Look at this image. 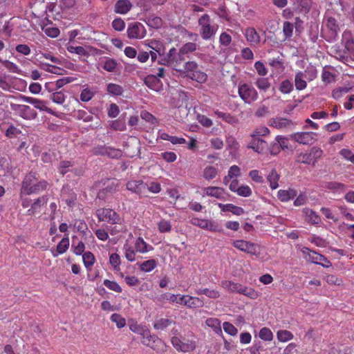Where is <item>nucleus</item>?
I'll list each match as a JSON object with an SVG mask.
<instances>
[{"mask_svg":"<svg viewBox=\"0 0 354 354\" xmlns=\"http://www.w3.org/2000/svg\"><path fill=\"white\" fill-rule=\"evenodd\" d=\"M49 187V183L44 179L39 180V174L36 171H30L21 182V195H31L43 192Z\"/></svg>","mask_w":354,"mask_h":354,"instance_id":"nucleus-1","label":"nucleus"},{"mask_svg":"<svg viewBox=\"0 0 354 354\" xmlns=\"http://www.w3.org/2000/svg\"><path fill=\"white\" fill-rule=\"evenodd\" d=\"M185 57L184 54H181L180 50H177L173 47L169 49L166 56L162 59L160 64L172 67L174 70L181 71V66L185 62Z\"/></svg>","mask_w":354,"mask_h":354,"instance_id":"nucleus-2","label":"nucleus"},{"mask_svg":"<svg viewBox=\"0 0 354 354\" xmlns=\"http://www.w3.org/2000/svg\"><path fill=\"white\" fill-rule=\"evenodd\" d=\"M200 27V34L204 40H209L216 35L218 26L212 24L210 16L207 14H203L198 21Z\"/></svg>","mask_w":354,"mask_h":354,"instance_id":"nucleus-3","label":"nucleus"},{"mask_svg":"<svg viewBox=\"0 0 354 354\" xmlns=\"http://www.w3.org/2000/svg\"><path fill=\"white\" fill-rule=\"evenodd\" d=\"M99 221L106 222L111 225H121L123 218L113 209L110 208H99L95 212Z\"/></svg>","mask_w":354,"mask_h":354,"instance_id":"nucleus-4","label":"nucleus"},{"mask_svg":"<svg viewBox=\"0 0 354 354\" xmlns=\"http://www.w3.org/2000/svg\"><path fill=\"white\" fill-rule=\"evenodd\" d=\"M323 151L318 147H312L308 151L301 152L295 158V162L315 166L322 157Z\"/></svg>","mask_w":354,"mask_h":354,"instance_id":"nucleus-5","label":"nucleus"},{"mask_svg":"<svg viewBox=\"0 0 354 354\" xmlns=\"http://www.w3.org/2000/svg\"><path fill=\"white\" fill-rule=\"evenodd\" d=\"M238 93L245 103L252 104L259 98L257 90L250 84H240L238 88Z\"/></svg>","mask_w":354,"mask_h":354,"instance_id":"nucleus-6","label":"nucleus"},{"mask_svg":"<svg viewBox=\"0 0 354 354\" xmlns=\"http://www.w3.org/2000/svg\"><path fill=\"white\" fill-rule=\"evenodd\" d=\"M171 342L174 348L178 352H192L196 348V342L193 339L173 337Z\"/></svg>","mask_w":354,"mask_h":354,"instance_id":"nucleus-7","label":"nucleus"},{"mask_svg":"<svg viewBox=\"0 0 354 354\" xmlns=\"http://www.w3.org/2000/svg\"><path fill=\"white\" fill-rule=\"evenodd\" d=\"M232 244L234 247L238 250L251 255H257L259 254L261 247L259 244L245 240H236Z\"/></svg>","mask_w":354,"mask_h":354,"instance_id":"nucleus-8","label":"nucleus"},{"mask_svg":"<svg viewBox=\"0 0 354 354\" xmlns=\"http://www.w3.org/2000/svg\"><path fill=\"white\" fill-rule=\"evenodd\" d=\"M127 34L129 39H140L146 36L147 30L141 23L133 22L129 24Z\"/></svg>","mask_w":354,"mask_h":354,"instance_id":"nucleus-9","label":"nucleus"},{"mask_svg":"<svg viewBox=\"0 0 354 354\" xmlns=\"http://www.w3.org/2000/svg\"><path fill=\"white\" fill-rule=\"evenodd\" d=\"M191 223L201 229L207 230L211 232H221L223 230L221 227L214 221L209 219L193 218L191 220Z\"/></svg>","mask_w":354,"mask_h":354,"instance_id":"nucleus-10","label":"nucleus"},{"mask_svg":"<svg viewBox=\"0 0 354 354\" xmlns=\"http://www.w3.org/2000/svg\"><path fill=\"white\" fill-rule=\"evenodd\" d=\"M127 190L140 196H146L147 193V183L142 180H131L126 184Z\"/></svg>","mask_w":354,"mask_h":354,"instance_id":"nucleus-11","label":"nucleus"},{"mask_svg":"<svg viewBox=\"0 0 354 354\" xmlns=\"http://www.w3.org/2000/svg\"><path fill=\"white\" fill-rule=\"evenodd\" d=\"M12 109L25 120H34L37 116V113L28 105L15 104L12 106Z\"/></svg>","mask_w":354,"mask_h":354,"instance_id":"nucleus-12","label":"nucleus"},{"mask_svg":"<svg viewBox=\"0 0 354 354\" xmlns=\"http://www.w3.org/2000/svg\"><path fill=\"white\" fill-rule=\"evenodd\" d=\"M141 342L146 346L151 348L153 350L158 351L159 347L162 344V340L155 335H151L150 331L148 330L147 335L142 336Z\"/></svg>","mask_w":354,"mask_h":354,"instance_id":"nucleus-13","label":"nucleus"},{"mask_svg":"<svg viewBox=\"0 0 354 354\" xmlns=\"http://www.w3.org/2000/svg\"><path fill=\"white\" fill-rule=\"evenodd\" d=\"M180 305L185 306L188 308H202L204 306L203 299L198 297L183 295Z\"/></svg>","mask_w":354,"mask_h":354,"instance_id":"nucleus-14","label":"nucleus"},{"mask_svg":"<svg viewBox=\"0 0 354 354\" xmlns=\"http://www.w3.org/2000/svg\"><path fill=\"white\" fill-rule=\"evenodd\" d=\"M204 194L216 199L225 201L227 194L225 189L221 187L209 186L203 188Z\"/></svg>","mask_w":354,"mask_h":354,"instance_id":"nucleus-15","label":"nucleus"},{"mask_svg":"<svg viewBox=\"0 0 354 354\" xmlns=\"http://www.w3.org/2000/svg\"><path fill=\"white\" fill-rule=\"evenodd\" d=\"M22 98L25 102L33 104L36 109L40 111H46L51 115H56L55 112L47 106V102L26 96H23Z\"/></svg>","mask_w":354,"mask_h":354,"instance_id":"nucleus-16","label":"nucleus"},{"mask_svg":"<svg viewBox=\"0 0 354 354\" xmlns=\"http://www.w3.org/2000/svg\"><path fill=\"white\" fill-rule=\"evenodd\" d=\"M243 34L250 46H256L260 44L261 36L254 27L246 28Z\"/></svg>","mask_w":354,"mask_h":354,"instance_id":"nucleus-17","label":"nucleus"},{"mask_svg":"<svg viewBox=\"0 0 354 354\" xmlns=\"http://www.w3.org/2000/svg\"><path fill=\"white\" fill-rule=\"evenodd\" d=\"M118 191H119V180L115 179L110 181L105 188L100 190L97 194V198L101 200H105L108 194H112Z\"/></svg>","mask_w":354,"mask_h":354,"instance_id":"nucleus-18","label":"nucleus"},{"mask_svg":"<svg viewBox=\"0 0 354 354\" xmlns=\"http://www.w3.org/2000/svg\"><path fill=\"white\" fill-rule=\"evenodd\" d=\"M301 251L304 254V258L313 263L320 265V263H322V259H324V255L314 250H311L308 248L304 247L301 250Z\"/></svg>","mask_w":354,"mask_h":354,"instance_id":"nucleus-19","label":"nucleus"},{"mask_svg":"<svg viewBox=\"0 0 354 354\" xmlns=\"http://www.w3.org/2000/svg\"><path fill=\"white\" fill-rule=\"evenodd\" d=\"M315 133L313 132H297L291 136L297 142L302 145H310L314 140Z\"/></svg>","mask_w":354,"mask_h":354,"instance_id":"nucleus-20","label":"nucleus"},{"mask_svg":"<svg viewBox=\"0 0 354 354\" xmlns=\"http://www.w3.org/2000/svg\"><path fill=\"white\" fill-rule=\"evenodd\" d=\"M292 124L290 120L286 118H272L269 121V125L278 129L289 128Z\"/></svg>","mask_w":354,"mask_h":354,"instance_id":"nucleus-21","label":"nucleus"},{"mask_svg":"<svg viewBox=\"0 0 354 354\" xmlns=\"http://www.w3.org/2000/svg\"><path fill=\"white\" fill-rule=\"evenodd\" d=\"M182 295H183L180 294L165 292L157 297L156 301L158 303L161 304H163L166 301H169L171 303L180 305L181 301L180 299H181Z\"/></svg>","mask_w":354,"mask_h":354,"instance_id":"nucleus-22","label":"nucleus"},{"mask_svg":"<svg viewBox=\"0 0 354 354\" xmlns=\"http://www.w3.org/2000/svg\"><path fill=\"white\" fill-rule=\"evenodd\" d=\"M133 5L129 0H118L114 5V12L120 15H125L130 11Z\"/></svg>","mask_w":354,"mask_h":354,"instance_id":"nucleus-23","label":"nucleus"},{"mask_svg":"<svg viewBox=\"0 0 354 354\" xmlns=\"http://www.w3.org/2000/svg\"><path fill=\"white\" fill-rule=\"evenodd\" d=\"M251 142L248 144V147L250 149H252L254 151L258 153H261L264 151V150L267 148L268 144L267 142L259 138H252Z\"/></svg>","mask_w":354,"mask_h":354,"instance_id":"nucleus-24","label":"nucleus"},{"mask_svg":"<svg viewBox=\"0 0 354 354\" xmlns=\"http://www.w3.org/2000/svg\"><path fill=\"white\" fill-rule=\"evenodd\" d=\"M134 248L137 252L145 254L153 250V246L148 244L145 240L139 236L135 241Z\"/></svg>","mask_w":354,"mask_h":354,"instance_id":"nucleus-25","label":"nucleus"},{"mask_svg":"<svg viewBox=\"0 0 354 354\" xmlns=\"http://www.w3.org/2000/svg\"><path fill=\"white\" fill-rule=\"evenodd\" d=\"M221 287L232 293H241L243 285L239 283H234L232 281L225 280L221 282Z\"/></svg>","mask_w":354,"mask_h":354,"instance_id":"nucleus-26","label":"nucleus"},{"mask_svg":"<svg viewBox=\"0 0 354 354\" xmlns=\"http://www.w3.org/2000/svg\"><path fill=\"white\" fill-rule=\"evenodd\" d=\"M297 192L294 189H288L287 190L280 189L277 193L278 198L282 202H287L295 198Z\"/></svg>","mask_w":354,"mask_h":354,"instance_id":"nucleus-27","label":"nucleus"},{"mask_svg":"<svg viewBox=\"0 0 354 354\" xmlns=\"http://www.w3.org/2000/svg\"><path fill=\"white\" fill-rule=\"evenodd\" d=\"M83 263L87 271H91L95 262V257L91 252H86L82 254Z\"/></svg>","mask_w":354,"mask_h":354,"instance_id":"nucleus-28","label":"nucleus"},{"mask_svg":"<svg viewBox=\"0 0 354 354\" xmlns=\"http://www.w3.org/2000/svg\"><path fill=\"white\" fill-rule=\"evenodd\" d=\"M69 245V238L68 236L64 237L57 245L56 254L53 253V257H56L59 254H62L65 253L68 249Z\"/></svg>","mask_w":354,"mask_h":354,"instance_id":"nucleus-29","label":"nucleus"},{"mask_svg":"<svg viewBox=\"0 0 354 354\" xmlns=\"http://www.w3.org/2000/svg\"><path fill=\"white\" fill-rule=\"evenodd\" d=\"M218 170L216 167L209 165L204 168L203 171V177L207 180H211L216 177Z\"/></svg>","mask_w":354,"mask_h":354,"instance_id":"nucleus-30","label":"nucleus"},{"mask_svg":"<svg viewBox=\"0 0 354 354\" xmlns=\"http://www.w3.org/2000/svg\"><path fill=\"white\" fill-rule=\"evenodd\" d=\"M326 28L330 31L331 36L335 37L339 30V25L333 17H328L326 22Z\"/></svg>","mask_w":354,"mask_h":354,"instance_id":"nucleus-31","label":"nucleus"},{"mask_svg":"<svg viewBox=\"0 0 354 354\" xmlns=\"http://www.w3.org/2000/svg\"><path fill=\"white\" fill-rule=\"evenodd\" d=\"M186 76L201 84L205 83L207 79V74L198 69L191 74H187Z\"/></svg>","mask_w":354,"mask_h":354,"instance_id":"nucleus-32","label":"nucleus"},{"mask_svg":"<svg viewBox=\"0 0 354 354\" xmlns=\"http://www.w3.org/2000/svg\"><path fill=\"white\" fill-rule=\"evenodd\" d=\"M118 66V62L115 59L110 57H105L102 63V67L108 72H114Z\"/></svg>","mask_w":354,"mask_h":354,"instance_id":"nucleus-33","label":"nucleus"},{"mask_svg":"<svg viewBox=\"0 0 354 354\" xmlns=\"http://www.w3.org/2000/svg\"><path fill=\"white\" fill-rule=\"evenodd\" d=\"M295 85L297 90L301 91L306 88L307 83L304 80V74L299 71L295 77Z\"/></svg>","mask_w":354,"mask_h":354,"instance_id":"nucleus-34","label":"nucleus"},{"mask_svg":"<svg viewBox=\"0 0 354 354\" xmlns=\"http://www.w3.org/2000/svg\"><path fill=\"white\" fill-rule=\"evenodd\" d=\"M214 114L217 117L222 118L225 122L230 124H236L238 122V119L235 116L232 115L230 113H224L218 110H216L214 111Z\"/></svg>","mask_w":354,"mask_h":354,"instance_id":"nucleus-35","label":"nucleus"},{"mask_svg":"<svg viewBox=\"0 0 354 354\" xmlns=\"http://www.w3.org/2000/svg\"><path fill=\"white\" fill-rule=\"evenodd\" d=\"M198 69V64L194 61H189L184 62L181 66V71L178 72L181 73H192Z\"/></svg>","mask_w":354,"mask_h":354,"instance_id":"nucleus-36","label":"nucleus"},{"mask_svg":"<svg viewBox=\"0 0 354 354\" xmlns=\"http://www.w3.org/2000/svg\"><path fill=\"white\" fill-rule=\"evenodd\" d=\"M279 178V174L274 169H272L267 176V180L269 182L272 189H276L279 187L278 181Z\"/></svg>","mask_w":354,"mask_h":354,"instance_id":"nucleus-37","label":"nucleus"},{"mask_svg":"<svg viewBox=\"0 0 354 354\" xmlns=\"http://www.w3.org/2000/svg\"><path fill=\"white\" fill-rule=\"evenodd\" d=\"M240 294L243 295L251 299H257L258 297L261 296V293L259 291L256 290L255 289L251 287H248L245 286H243V288Z\"/></svg>","mask_w":354,"mask_h":354,"instance_id":"nucleus-38","label":"nucleus"},{"mask_svg":"<svg viewBox=\"0 0 354 354\" xmlns=\"http://www.w3.org/2000/svg\"><path fill=\"white\" fill-rule=\"evenodd\" d=\"M147 24L153 28H159L162 25V19L158 16L151 15L146 18Z\"/></svg>","mask_w":354,"mask_h":354,"instance_id":"nucleus-39","label":"nucleus"},{"mask_svg":"<svg viewBox=\"0 0 354 354\" xmlns=\"http://www.w3.org/2000/svg\"><path fill=\"white\" fill-rule=\"evenodd\" d=\"M196 293L197 295H205L208 298L210 299H217L220 297V292L215 289H208V288H200L196 290Z\"/></svg>","mask_w":354,"mask_h":354,"instance_id":"nucleus-40","label":"nucleus"},{"mask_svg":"<svg viewBox=\"0 0 354 354\" xmlns=\"http://www.w3.org/2000/svg\"><path fill=\"white\" fill-rule=\"evenodd\" d=\"M256 86L260 90L264 92L267 91L271 86V84L268 77H258L255 82Z\"/></svg>","mask_w":354,"mask_h":354,"instance_id":"nucleus-41","label":"nucleus"},{"mask_svg":"<svg viewBox=\"0 0 354 354\" xmlns=\"http://www.w3.org/2000/svg\"><path fill=\"white\" fill-rule=\"evenodd\" d=\"M74 163L70 160H62L58 167V171L60 174L64 176L68 171H72L71 169Z\"/></svg>","mask_w":354,"mask_h":354,"instance_id":"nucleus-42","label":"nucleus"},{"mask_svg":"<svg viewBox=\"0 0 354 354\" xmlns=\"http://www.w3.org/2000/svg\"><path fill=\"white\" fill-rule=\"evenodd\" d=\"M277 338L281 342H287L294 338L293 334L287 330H279L277 333Z\"/></svg>","mask_w":354,"mask_h":354,"instance_id":"nucleus-43","label":"nucleus"},{"mask_svg":"<svg viewBox=\"0 0 354 354\" xmlns=\"http://www.w3.org/2000/svg\"><path fill=\"white\" fill-rule=\"evenodd\" d=\"M157 265V261L155 259H149L147 261H145L142 262L139 268L141 271L145 272H148L152 271Z\"/></svg>","mask_w":354,"mask_h":354,"instance_id":"nucleus-44","label":"nucleus"},{"mask_svg":"<svg viewBox=\"0 0 354 354\" xmlns=\"http://www.w3.org/2000/svg\"><path fill=\"white\" fill-rule=\"evenodd\" d=\"M205 324L207 326L212 328L216 333H222L221 328V321L217 318L210 317L206 319Z\"/></svg>","mask_w":354,"mask_h":354,"instance_id":"nucleus-45","label":"nucleus"},{"mask_svg":"<svg viewBox=\"0 0 354 354\" xmlns=\"http://www.w3.org/2000/svg\"><path fill=\"white\" fill-rule=\"evenodd\" d=\"M327 68L328 66H325L323 68L322 73V80L325 84H330L335 81V75L330 72Z\"/></svg>","mask_w":354,"mask_h":354,"instance_id":"nucleus-46","label":"nucleus"},{"mask_svg":"<svg viewBox=\"0 0 354 354\" xmlns=\"http://www.w3.org/2000/svg\"><path fill=\"white\" fill-rule=\"evenodd\" d=\"M66 97L62 91L53 92L50 96V99L57 104H62L65 102Z\"/></svg>","mask_w":354,"mask_h":354,"instance_id":"nucleus-47","label":"nucleus"},{"mask_svg":"<svg viewBox=\"0 0 354 354\" xmlns=\"http://www.w3.org/2000/svg\"><path fill=\"white\" fill-rule=\"evenodd\" d=\"M106 91L113 95H121L123 93V88L119 84L109 83L107 85Z\"/></svg>","mask_w":354,"mask_h":354,"instance_id":"nucleus-48","label":"nucleus"},{"mask_svg":"<svg viewBox=\"0 0 354 354\" xmlns=\"http://www.w3.org/2000/svg\"><path fill=\"white\" fill-rule=\"evenodd\" d=\"M109 263L113 266L115 271L120 270L121 259L119 254L117 253H112L109 257Z\"/></svg>","mask_w":354,"mask_h":354,"instance_id":"nucleus-49","label":"nucleus"},{"mask_svg":"<svg viewBox=\"0 0 354 354\" xmlns=\"http://www.w3.org/2000/svg\"><path fill=\"white\" fill-rule=\"evenodd\" d=\"M259 337L262 340L270 342L273 339V333L270 328L263 327L259 330Z\"/></svg>","mask_w":354,"mask_h":354,"instance_id":"nucleus-50","label":"nucleus"},{"mask_svg":"<svg viewBox=\"0 0 354 354\" xmlns=\"http://www.w3.org/2000/svg\"><path fill=\"white\" fill-rule=\"evenodd\" d=\"M103 283L107 288L115 292L121 293L122 291L120 286L115 281L104 279Z\"/></svg>","mask_w":354,"mask_h":354,"instance_id":"nucleus-51","label":"nucleus"},{"mask_svg":"<svg viewBox=\"0 0 354 354\" xmlns=\"http://www.w3.org/2000/svg\"><path fill=\"white\" fill-rule=\"evenodd\" d=\"M67 50L71 53H75L77 55L81 56H88V52L83 47V46H67Z\"/></svg>","mask_w":354,"mask_h":354,"instance_id":"nucleus-52","label":"nucleus"},{"mask_svg":"<svg viewBox=\"0 0 354 354\" xmlns=\"http://www.w3.org/2000/svg\"><path fill=\"white\" fill-rule=\"evenodd\" d=\"M350 88L347 87H339L335 88L332 91V97L335 100H339L343 97L344 95L349 92Z\"/></svg>","mask_w":354,"mask_h":354,"instance_id":"nucleus-53","label":"nucleus"},{"mask_svg":"<svg viewBox=\"0 0 354 354\" xmlns=\"http://www.w3.org/2000/svg\"><path fill=\"white\" fill-rule=\"evenodd\" d=\"M158 228L160 233L170 232L171 230V224L169 221L165 219L158 223Z\"/></svg>","mask_w":354,"mask_h":354,"instance_id":"nucleus-54","label":"nucleus"},{"mask_svg":"<svg viewBox=\"0 0 354 354\" xmlns=\"http://www.w3.org/2000/svg\"><path fill=\"white\" fill-rule=\"evenodd\" d=\"M124 250L126 259L130 262L134 261L136 260V255L137 252L136 250L127 245H124Z\"/></svg>","mask_w":354,"mask_h":354,"instance_id":"nucleus-55","label":"nucleus"},{"mask_svg":"<svg viewBox=\"0 0 354 354\" xmlns=\"http://www.w3.org/2000/svg\"><path fill=\"white\" fill-rule=\"evenodd\" d=\"M270 133V130L266 127H259L254 129L251 133L252 138H259L261 136H266Z\"/></svg>","mask_w":354,"mask_h":354,"instance_id":"nucleus-56","label":"nucleus"},{"mask_svg":"<svg viewBox=\"0 0 354 354\" xmlns=\"http://www.w3.org/2000/svg\"><path fill=\"white\" fill-rule=\"evenodd\" d=\"M0 62L10 72L19 73L20 69L16 64L8 60H3L1 58H0Z\"/></svg>","mask_w":354,"mask_h":354,"instance_id":"nucleus-57","label":"nucleus"},{"mask_svg":"<svg viewBox=\"0 0 354 354\" xmlns=\"http://www.w3.org/2000/svg\"><path fill=\"white\" fill-rule=\"evenodd\" d=\"M171 324V321L169 319L161 318L154 323L153 327L156 330H163L168 327Z\"/></svg>","mask_w":354,"mask_h":354,"instance_id":"nucleus-58","label":"nucleus"},{"mask_svg":"<svg viewBox=\"0 0 354 354\" xmlns=\"http://www.w3.org/2000/svg\"><path fill=\"white\" fill-rule=\"evenodd\" d=\"M45 66L46 67L44 68V70L51 73L57 74L59 75H63L66 73V71L65 69L53 65L46 64Z\"/></svg>","mask_w":354,"mask_h":354,"instance_id":"nucleus-59","label":"nucleus"},{"mask_svg":"<svg viewBox=\"0 0 354 354\" xmlns=\"http://www.w3.org/2000/svg\"><path fill=\"white\" fill-rule=\"evenodd\" d=\"M111 320L115 323L118 328H123L126 325V319L118 313H113L111 316Z\"/></svg>","mask_w":354,"mask_h":354,"instance_id":"nucleus-60","label":"nucleus"},{"mask_svg":"<svg viewBox=\"0 0 354 354\" xmlns=\"http://www.w3.org/2000/svg\"><path fill=\"white\" fill-rule=\"evenodd\" d=\"M197 49V44L194 42H187L180 48L181 54L185 55L187 53L194 52Z\"/></svg>","mask_w":354,"mask_h":354,"instance_id":"nucleus-61","label":"nucleus"},{"mask_svg":"<svg viewBox=\"0 0 354 354\" xmlns=\"http://www.w3.org/2000/svg\"><path fill=\"white\" fill-rule=\"evenodd\" d=\"M159 80L156 75H147L145 79V84L150 88L155 89L158 85Z\"/></svg>","mask_w":354,"mask_h":354,"instance_id":"nucleus-62","label":"nucleus"},{"mask_svg":"<svg viewBox=\"0 0 354 354\" xmlns=\"http://www.w3.org/2000/svg\"><path fill=\"white\" fill-rule=\"evenodd\" d=\"M250 354H260L261 351H264V346L261 342H254L252 346L248 348Z\"/></svg>","mask_w":354,"mask_h":354,"instance_id":"nucleus-63","label":"nucleus"},{"mask_svg":"<svg viewBox=\"0 0 354 354\" xmlns=\"http://www.w3.org/2000/svg\"><path fill=\"white\" fill-rule=\"evenodd\" d=\"M293 89V85L290 80H283L280 85L279 91L285 94L290 93Z\"/></svg>","mask_w":354,"mask_h":354,"instance_id":"nucleus-64","label":"nucleus"}]
</instances>
